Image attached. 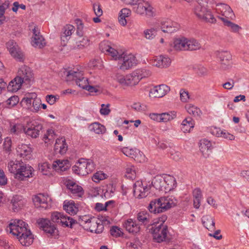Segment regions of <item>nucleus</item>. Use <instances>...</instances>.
I'll use <instances>...</instances> for the list:
<instances>
[{"label":"nucleus","instance_id":"obj_32","mask_svg":"<svg viewBox=\"0 0 249 249\" xmlns=\"http://www.w3.org/2000/svg\"><path fill=\"white\" fill-rule=\"evenodd\" d=\"M165 182L164 175L157 176L153 180L152 184L156 189L167 193Z\"/></svg>","mask_w":249,"mask_h":249},{"label":"nucleus","instance_id":"obj_18","mask_svg":"<svg viewBox=\"0 0 249 249\" xmlns=\"http://www.w3.org/2000/svg\"><path fill=\"white\" fill-rule=\"evenodd\" d=\"M134 196L139 198H143L147 196L150 189V187L145 183L144 184L142 181H137L133 186Z\"/></svg>","mask_w":249,"mask_h":249},{"label":"nucleus","instance_id":"obj_47","mask_svg":"<svg viewBox=\"0 0 249 249\" xmlns=\"http://www.w3.org/2000/svg\"><path fill=\"white\" fill-rule=\"evenodd\" d=\"M134 71L136 72L137 77L139 78V81L142 78L148 77L151 75V72L148 69H138Z\"/></svg>","mask_w":249,"mask_h":249},{"label":"nucleus","instance_id":"obj_23","mask_svg":"<svg viewBox=\"0 0 249 249\" xmlns=\"http://www.w3.org/2000/svg\"><path fill=\"white\" fill-rule=\"evenodd\" d=\"M122 151L125 155L134 159L138 162H143L146 160L145 156L140 151L137 152L134 149L128 147L123 148Z\"/></svg>","mask_w":249,"mask_h":249},{"label":"nucleus","instance_id":"obj_29","mask_svg":"<svg viewBox=\"0 0 249 249\" xmlns=\"http://www.w3.org/2000/svg\"><path fill=\"white\" fill-rule=\"evenodd\" d=\"M199 149L202 156L207 158L211 153L212 144L210 141L206 139H202L199 141Z\"/></svg>","mask_w":249,"mask_h":249},{"label":"nucleus","instance_id":"obj_16","mask_svg":"<svg viewBox=\"0 0 249 249\" xmlns=\"http://www.w3.org/2000/svg\"><path fill=\"white\" fill-rule=\"evenodd\" d=\"M6 46L11 55L17 60L23 62L24 59V55L17 43L13 40H9L6 43Z\"/></svg>","mask_w":249,"mask_h":249},{"label":"nucleus","instance_id":"obj_41","mask_svg":"<svg viewBox=\"0 0 249 249\" xmlns=\"http://www.w3.org/2000/svg\"><path fill=\"white\" fill-rule=\"evenodd\" d=\"M63 208L66 212L71 214H75L78 211V207L75 206L73 201L65 202Z\"/></svg>","mask_w":249,"mask_h":249},{"label":"nucleus","instance_id":"obj_64","mask_svg":"<svg viewBox=\"0 0 249 249\" xmlns=\"http://www.w3.org/2000/svg\"><path fill=\"white\" fill-rule=\"evenodd\" d=\"M58 99V96L53 95H48L46 97V101L51 105H53Z\"/></svg>","mask_w":249,"mask_h":249},{"label":"nucleus","instance_id":"obj_53","mask_svg":"<svg viewBox=\"0 0 249 249\" xmlns=\"http://www.w3.org/2000/svg\"><path fill=\"white\" fill-rule=\"evenodd\" d=\"M39 170L44 175H49L50 174V165L47 162H44L38 165Z\"/></svg>","mask_w":249,"mask_h":249},{"label":"nucleus","instance_id":"obj_40","mask_svg":"<svg viewBox=\"0 0 249 249\" xmlns=\"http://www.w3.org/2000/svg\"><path fill=\"white\" fill-rule=\"evenodd\" d=\"M90 130L97 134H103L106 131L105 126L99 123H94L89 126Z\"/></svg>","mask_w":249,"mask_h":249},{"label":"nucleus","instance_id":"obj_45","mask_svg":"<svg viewBox=\"0 0 249 249\" xmlns=\"http://www.w3.org/2000/svg\"><path fill=\"white\" fill-rule=\"evenodd\" d=\"M25 128L21 124H11L10 126V133L15 135H18L22 132H24Z\"/></svg>","mask_w":249,"mask_h":249},{"label":"nucleus","instance_id":"obj_33","mask_svg":"<svg viewBox=\"0 0 249 249\" xmlns=\"http://www.w3.org/2000/svg\"><path fill=\"white\" fill-rule=\"evenodd\" d=\"M13 206V209L18 210L24 206L26 203V200L22 196L16 195L14 196L11 201Z\"/></svg>","mask_w":249,"mask_h":249},{"label":"nucleus","instance_id":"obj_7","mask_svg":"<svg viewBox=\"0 0 249 249\" xmlns=\"http://www.w3.org/2000/svg\"><path fill=\"white\" fill-rule=\"evenodd\" d=\"M153 239L158 243L169 241L167 227L164 224H155L151 229Z\"/></svg>","mask_w":249,"mask_h":249},{"label":"nucleus","instance_id":"obj_49","mask_svg":"<svg viewBox=\"0 0 249 249\" xmlns=\"http://www.w3.org/2000/svg\"><path fill=\"white\" fill-rule=\"evenodd\" d=\"M10 2L8 0L5 1L0 5V24L3 23L5 19L4 14L5 10L9 7Z\"/></svg>","mask_w":249,"mask_h":249},{"label":"nucleus","instance_id":"obj_43","mask_svg":"<svg viewBox=\"0 0 249 249\" xmlns=\"http://www.w3.org/2000/svg\"><path fill=\"white\" fill-rule=\"evenodd\" d=\"M185 108L188 113L192 115L194 117H200L201 114V111L200 109L193 105H186L185 106Z\"/></svg>","mask_w":249,"mask_h":249},{"label":"nucleus","instance_id":"obj_20","mask_svg":"<svg viewBox=\"0 0 249 249\" xmlns=\"http://www.w3.org/2000/svg\"><path fill=\"white\" fill-rule=\"evenodd\" d=\"M170 90L169 86L161 84L155 86L149 92V96L153 98H161L165 96Z\"/></svg>","mask_w":249,"mask_h":249},{"label":"nucleus","instance_id":"obj_52","mask_svg":"<svg viewBox=\"0 0 249 249\" xmlns=\"http://www.w3.org/2000/svg\"><path fill=\"white\" fill-rule=\"evenodd\" d=\"M176 116L175 112L161 113L162 122H167L174 119Z\"/></svg>","mask_w":249,"mask_h":249},{"label":"nucleus","instance_id":"obj_62","mask_svg":"<svg viewBox=\"0 0 249 249\" xmlns=\"http://www.w3.org/2000/svg\"><path fill=\"white\" fill-rule=\"evenodd\" d=\"M90 220V218L89 216L84 215L79 218L78 222L80 225L85 228V226H87L89 224Z\"/></svg>","mask_w":249,"mask_h":249},{"label":"nucleus","instance_id":"obj_8","mask_svg":"<svg viewBox=\"0 0 249 249\" xmlns=\"http://www.w3.org/2000/svg\"><path fill=\"white\" fill-rule=\"evenodd\" d=\"M115 79L124 87L135 86L140 82L139 78L134 71L125 76L120 73H116L115 76Z\"/></svg>","mask_w":249,"mask_h":249},{"label":"nucleus","instance_id":"obj_34","mask_svg":"<svg viewBox=\"0 0 249 249\" xmlns=\"http://www.w3.org/2000/svg\"><path fill=\"white\" fill-rule=\"evenodd\" d=\"M54 149L56 153H59L61 155L66 153L68 146L65 140L63 138L57 139L54 144Z\"/></svg>","mask_w":249,"mask_h":249},{"label":"nucleus","instance_id":"obj_27","mask_svg":"<svg viewBox=\"0 0 249 249\" xmlns=\"http://www.w3.org/2000/svg\"><path fill=\"white\" fill-rule=\"evenodd\" d=\"M217 56L221 61V67L223 69H227L231 67V55L228 52H218Z\"/></svg>","mask_w":249,"mask_h":249},{"label":"nucleus","instance_id":"obj_48","mask_svg":"<svg viewBox=\"0 0 249 249\" xmlns=\"http://www.w3.org/2000/svg\"><path fill=\"white\" fill-rule=\"evenodd\" d=\"M143 34V36L145 39L152 40L156 36L157 29L155 28H150L144 30Z\"/></svg>","mask_w":249,"mask_h":249},{"label":"nucleus","instance_id":"obj_31","mask_svg":"<svg viewBox=\"0 0 249 249\" xmlns=\"http://www.w3.org/2000/svg\"><path fill=\"white\" fill-rule=\"evenodd\" d=\"M124 226L127 231L133 234L138 233L140 230V226L132 219L127 220L124 223Z\"/></svg>","mask_w":249,"mask_h":249},{"label":"nucleus","instance_id":"obj_15","mask_svg":"<svg viewBox=\"0 0 249 249\" xmlns=\"http://www.w3.org/2000/svg\"><path fill=\"white\" fill-rule=\"evenodd\" d=\"M37 223L39 228L49 236L55 237L58 235V230L49 220L44 218L40 219L37 220Z\"/></svg>","mask_w":249,"mask_h":249},{"label":"nucleus","instance_id":"obj_51","mask_svg":"<svg viewBox=\"0 0 249 249\" xmlns=\"http://www.w3.org/2000/svg\"><path fill=\"white\" fill-rule=\"evenodd\" d=\"M125 177L130 179H134L136 177V173L135 171V167L131 166L127 167L126 169V173L125 175Z\"/></svg>","mask_w":249,"mask_h":249},{"label":"nucleus","instance_id":"obj_38","mask_svg":"<svg viewBox=\"0 0 249 249\" xmlns=\"http://www.w3.org/2000/svg\"><path fill=\"white\" fill-rule=\"evenodd\" d=\"M22 162H20L18 161H10L8 164V168L9 172L13 173L15 175V178H16V174L20 170Z\"/></svg>","mask_w":249,"mask_h":249},{"label":"nucleus","instance_id":"obj_50","mask_svg":"<svg viewBox=\"0 0 249 249\" xmlns=\"http://www.w3.org/2000/svg\"><path fill=\"white\" fill-rule=\"evenodd\" d=\"M158 61L160 62L161 68L168 67L171 63V59L168 56L164 55L158 56Z\"/></svg>","mask_w":249,"mask_h":249},{"label":"nucleus","instance_id":"obj_44","mask_svg":"<svg viewBox=\"0 0 249 249\" xmlns=\"http://www.w3.org/2000/svg\"><path fill=\"white\" fill-rule=\"evenodd\" d=\"M17 152L20 157L24 158L31 154L32 149L26 144H21L18 147Z\"/></svg>","mask_w":249,"mask_h":249},{"label":"nucleus","instance_id":"obj_36","mask_svg":"<svg viewBox=\"0 0 249 249\" xmlns=\"http://www.w3.org/2000/svg\"><path fill=\"white\" fill-rule=\"evenodd\" d=\"M164 177L166 191V192H168L176 187V179L173 176L168 175H165Z\"/></svg>","mask_w":249,"mask_h":249},{"label":"nucleus","instance_id":"obj_35","mask_svg":"<svg viewBox=\"0 0 249 249\" xmlns=\"http://www.w3.org/2000/svg\"><path fill=\"white\" fill-rule=\"evenodd\" d=\"M24 83L19 79L17 76L7 85V90L10 92H16L19 89Z\"/></svg>","mask_w":249,"mask_h":249},{"label":"nucleus","instance_id":"obj_57","mask_svg":"<svg viewBox=\"0 0 249 249\" xmlns=\"http://www.w3.org/2000/svg\"><path fill=\"white\" fill-rule=\"evenodd\" d=\"M19 102V98L17 96H12L10 97L7 101V104L9 107H13L16 106Z\"/></svg>","mask_w":249,"mask_h":249},{"label":"nucleus","instance_id":"obj_11","mask_svg":"<svg viewBox=\"0 0 249 249\" xmlns=\"http://www.w3.org/2000/svg\"><path fill=\"white\" fill-rule=\"evenodd\" d=\"M32 200L37 208L47 209L51 206V198L47 195L38 194L33 196Z\"/></svg>","mask_w":249,"mask_h":249},{"label":"nucleus","instance_id":"obj_10","mask_svg":"<svg viewBox=\"0 0 249 249\" xmlns=\"http://www.w3.org/2000/svg\"><path fill=\"white\" fill-rule=\"evenodd\" d=\"M67 80H74L76 85L83 89H86L89 85L88 79L84 77L82 71L78 70L77 71L71 70L68 71L67 74Z\"/></svg>","mask_w":249,"mask_h":249},{"label":"nucleus","instance_id":"obj_56","mask_svg":"<svg viewBox=\"0 0 249 249\" xmlns=\"http://www.w3.org/2000/svg\"><path fill=\"white\" fill-rule=\"evenodd\" d=\"M110 232L111 235L115 237H119L123 235V232L117 226L112 227L110 230Z\"/></svg>","mask_w":249,"mask_h":249},{"label":"nucleus","instance_id":"obj_25","mask_svg":"<svg viewBox=\"0 0 249 249\" xmlns=\"http://www.w3.org/2000/svg\"><path fill=\"white\" fill-rule=\"evenodd\" d=\"M90 44L89 38L85 36H76L74 40L72 49H83L89 47Z\"/></svg>","mask_w":249,"mask_h":249},{"label":"nucleus","instance_id":"obj_13","mask_svg":"<svg viewBox=\"0 0 249 249\" xmlns=\"http://www.w3.org/2000/svg\"><path fill=\"white\" fill-rule=\"evenodd\" d=\"M17 76L25 84H30L34 80L32 71L30 67L24 65L19 68Z\"/></svg>","mask_w":249,"mask_h":249},{"label":"nucleus","instance_id":"obj_4","mask_svg":"<svg viewBox=\"0 0 249 249\" xmlns=\"http://www.w3.org/2000/svg\"><path fill=\"white\" fill-rule=\"evenodd\" d=\"M177 200L172 196H163L150 202L147 207L150 212L154 213H162L175 206Z\"/></svg>","mask_w":249,"mask_h":249},{"label":"nucleus","instance_id":"obj_26","mask_svg":"<svg viewBox=\"0 0 249 249\" xmlns=\"http://www.w3.org/2000/svg\"><path fill=\"white\" fill-rule=\"evenodd\" d=\"M33 171L34 169L31 166L22 163L20 170L16 174V178L22 180L25 178L32 177Z\"/></svg>","mask_w":249,"mask_h":249},{"label":"nucleus","instance_id":"obj_55","mask_svg":"<svg viewBox=\"0 0 249 249\" xmlns=\"http://www.w3.org/2000/svg\"><path fill=\"white\" fill-rule=\"evenodd\" d=\"M131 107L136 111L141 112L146 109L145 105L140 103H134L131 106Z\"/></svg>","mask_w":249,"mask_h":249},{"label":"nucleus","instance_id":"obj_2","mask_svg":"<svg viewBox=\"0 0 249 249\" xmlns=\"http://www.w3.org/2000/svg\"><path fill=\"white\" fill-rule=\"evenodd\" d=\"M27 226L28 225L23 221L15 219L10 223L7 230L17 236L21 245L29 246L33 243L34 238Z\"/></svg>","mask_w":249,"mask_h":249},{"label":"nucleus","instance_id":"obj_63","mask_svg":"<svg viewBox=\"0 0 249 249\" xmlns=\"http://www.w3.org/2000/svg\"><path fill=\"white\" fill-rule=\"evenodd\" d=\"M110 105L109 104L105 105H101V108L100 110V112L102 115H107L110 112V109L109 108Z\"/></svg>","mask_w":249,"mask_h":249},{"label":"nucleus","instance_id":"obj_60","mask_svg":"<svg viewBox=\"0 0 249 249\" xmlns=\"http://www.w3.org/2000/svg\"><path fill=\"white\" fill-rule=\"evenodd\" d=\"M106 178V175L102 172H97L92 178V180L95 182H98Z\"/></svg>","mask_w":249,"mask_h":249},{"label":"nucleus","instance_id":"obj_37","mask_svg":"<svg viewBox=\"0 0 249 249\" xmlns=\"http://www.w3.org/2000/svg\"><path fill=\"white\" fill-rule=\"evenodd\" d=\"M194 127V122L190 117L185 119L181 124V130L184 133L189 132L192 128Z\"/></svg>","mask_w":249,"mask_h":249},{"label":"nucleus","instance_id":"obj_9","mask_svg":"<svg viewBox=\"0 0 249 249\" xmlns=\"http://www.w3.org/2000/svg\"><path fill=\"white\" fill-rule=\"evenodd\" d=\"M195 15L200 19L209 22L214 23L216 22V19L213 15L212 12L201 4L196 5L194 10Z\"/></svg>","mask_w":249,"mask_h":249},{"label":"nucleus","instance_id":"obj_42","mask_svg":"<svg viewBox=\"0 0 249 249\" xmlns=\"http://www.w3.org/2000/svg\"><path fill=\"white\" fill-rule=\"evenodd\" d=\"M137 218L139 222L144 225H147L150 222V215L146 211H142L139 213L137 214Z\"/></svg>","mask_w":249,"mask_h":249},{"label":"nucleus","instance_id":"obj_12","mask_svg":"<svg viewBox=\"0 0 249 249\" xmlns=\"http://www.w3.org/2000/svg\"><path fill=\"white\" fill-rule=\"evenodd\" d=\"M52 220L64 227H72L75 223V221L72 218L65 215L63 213L59 212H54L52 214Z\"/></svg>","mask_w":249,"mask_h":249},{"label":"nucleus","instance_id":"obj_19","mask_svg":"<svg viewBox=\"0 0 249 249\" xmlns=\"http://www.w3.org/2000/svg\"><path fill=\"white\" fill-rule=\"evenodd\" d=\"M33 36L32 44L35 47L41 49L46 46V42L43 36L40 34V30L37 26H35L33 29Z\"/></svg>","mask_w":249,"mask_h":249},{"label":"nucleus","instance_id":"obj_24","mask_svg":"<svg viewBox=\"0 0 249 249\" xmlns=\"http://www.w3.org/2000/svg\"><path fill=\"white\" fill-rule=\"evenodd\" d=\"M75 30L74 26L71 24H67L62 29L61 35V43L63 46L66 45L71 36Z\"/></svg>","mask_w":249,"mask_h":249},{"label":"nucleus","instance_id":"obj_22","mask_svg":"<svg viewBox=\"0 0 249 249\" xmlns=\"http://www.w3.org/2000/svg\"><path fill=\"white\" fill-rule=\"evenodd\" d=\"M65 184L67 188L75 196L81 197L84 194L83 188L77 184L73 180L67 179Z\"/></svg>","mask_w":249,"mask_h":249},{"label":"nucleus","instance_id":"obj_3","mask_svg":"<svg viewBox=\"0 0 249 249\" xmlns=\"http://www.w3.org/2000/svg\"><path fill=\"white\" fill-rule=\"evenodd\" d=\"M216 10L219 15L217 17L220 19L225 26L228 27L232 32H238L241 27L231 21L235 18L234 14L230 6L224 3H219L216 5Z\"/></svg>","mask_w":249,"mask_h":249},{"label":"nucleus","instance_id":"obj_5","mask_svg":"<svg viewBox=\"0 0 249 249\" xmlns=\"http://www.w3.org/2000/svg\"><path fill=\"white\" fill-rule=\"evenodd\" d=\"M170 46L175 51H185L199 50L201 45L196 39L182 37L174 39Z\"/></svg>","mask_w":249,"mask_h":249},{"label":"nucleus","instance_id":"obj_30","mask_svg":"<svg viewBox=\"0 0 249 249\" xmlns=\"http://www.w3.org/2000/svg\"><path fill=\"white\" fill-rule=\"evenodd\" d=\"M53 168L57 172L66 171L70 167V163L68 160H58L54 161Z\"/></svg>","mask_w":249,"mask_h":249},{"label":"nucleus","instance_id":"obj_21","mask_svg":"<svg viewBox=\"0 0 249 249\" xmlns=\"http://www.w3.org/2000/svg\"><path fill=\"white\" fill-rule=\"evenodd\" d=\"M85 228L92 232L100 233L103 231L104 228L101 220L93 217L90 218L89 224L87 226H85Z\"/></svg>","mask_w":249,"mask_h":249},{"label":"nucleus","instance_id":"obj_59","mask_svg":"<svg viewBox=\"0 0 249 249\" xmlns=\"http://www.w3.org/2000/svg\"><path fill=\"white\" fill-rule=\"evenodd\" d=\"M54 139V132L52 129H49L48 130L46 133L44 134L43 137V140H44V142L47 143L48 142H47L46 140H48V141H51L53 140Z\"/></svg>","mask_w":249,"mask_h":249},{"label":"nucleus","instance_id":"obj_28","mask_svg":"<svg viewBox=\"0 0 249 249\" xmlns=\"http://www.w3.org/2000/svg\"><path fill=\"white\" fill-rule=\"evenodd\" d=\"M179 28V24L170 20L163 21L161 24V29L164 33H172L178 30Z\"/></svg>","mask_w":249,"mask_h":249},{"label":"nucleus","instance_id":"obj_58","mask_svg":"<svg viewBox=\"0 0 249 249\" xmlns=\"http://www.w3.org/2000/svg\"><path fill=\"white\" fill-rule=\"evenodd\" d=\"M180 100L183 102H187L190 98V96L188 91L181 89L180 90Z\"/></svg>","mask_w":249,"mask_h":249},{"label":"nucleus","instance_id":"obj_17","mask_svg":"<svg viewBox=\"0 0 249 249\" xmlns=\"http://www.w3.org/2000/svg\"><path fill=\"white\" fill-rule=\"evenodd\" d=\"M27 129L24 130V133L28 136L33 138H37L42 129V125L38 123L33 121L27 124Z\"/></svg>","mask_w":249,"mask_h":249},{"label":"nucleus","instance_id":"obj_61","mask_svg":"<svg viewBox=\"0 0 249 249\" xmlns=\"http://www.w3.org/2000/svg\"><path fill=\"white\" fill-rule=\"evenodd\" d=\"M93 9L96 16L100 17L103 15V11L99 3L93 4Z\"/></svg>","mask_w":249,"mask_h":249},{"label":"nucleus","instance_id":"obj_1","mask_svg":"<svg viewBox=\"0 0 249 249\" xmlns=\"http://www.w3.org/2000/svg\"><path fill=\"white\" fill-rule=\"evenodd\" d=\"M100 49L104 53H108L113 59L118 60V69L122 71L128 70L138 63L136 57L132 53L118 51L108 45H106L105 43L100 45Z\"/></svg>","mask_w":249,"mask_h":249},{"label":"nucleus","instance_id":"obj_39","mask_svg":"<svg viewBox=\"0 0 249 249\" xmlns=\"http://www.w3.org/2000/svg\"><path fill=\"white\" fill-rule=\"evenodd\" d=\"M204 226L209 230L212 231L215 229L214 219L210 215L204 216L202 218Z\"/></svg>","mask_w":249,"mask_h":249},{"label":"nucleus","instance_id":"obj_6","mask_svg":"<svg viewBox=\"0 0 249 249\" xmlns=\"http://www.w3.org/2000/svg\"><path fill=\"white\" fill-rule=\"evenodd\" d=\"M94 168V164L91 160L81 159L72 167V170L75 174L85 176L92 172Z\"/></svg>","mask_w":249,"mask_h":249},{"label":"nucleus","instance_id":"obj_14","mask_svg":"<svg viewBox=\"0 0 249 249\" xmlns=\"http://www.w3.org/2000/svg\"><path fill=\"white\" fill-rule=\"evenodd\" d=\"M135 5L137 6L134 7L133 10L138 14H145L149 17L153 16V8L147 2L143 0H138Z\"/></svg>","mask_w":249,"mask_h":249},{"label":"nucleus","instance_id":"obj_54","mask_svg":"<svg viewBox=\"0 0 249 249\" xmlns=\"http://www.w3.org/2000/svg\"><path fill=\"white\" fill-rule=\"evenodd\" d=\"M37 95L35 93L29 94L26 97L23 98L21 103H25L27 105L33 104V101L36 97Z\"/></svg>","mask_w":249,"mask_h":249},{"label":"nucleus","instance_id":"obj_46","mask_svg":"<svg viewBox=\"0 0 249 249\" xmlns=\"http://www.w3.org/2000/svg\"><path fill=\"white\" fill-rule=\"evenodd\" d=\"M75 21L77 24L76 36H84L87 27L84 26L82 20L80 19H76Z\"/></svg>","mask_w":249,"mask_h":249}]
</instances>
